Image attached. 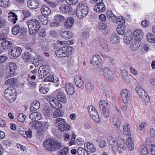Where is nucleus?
<instances>
[{
    "label": "nucleus",
    "mask_w": 155,
    "mask_h": 155,
    "mask_svg": "<svg viewBox=\"0 0 155 155\" xmlns=\"http://www.w3.org/2000/svg\"><path fill=\"white\" fill-rule=\"evenodd\" d=\"M43 147L46 150L53 152L59 150L62 147V145L60 142L50 138L44 141Z\"/></svg>",
    "instance_id": "nucleus-1"
},
{
    "label": "nucleus",
    "mask_w": 155,
    "mask_h": 155,
    "mask_svg": "<svg viewBox=\"0 0 155 155\" xmlns=\"http://www.w3.org/2000/svg\"><path fill=\"white\" fill-rule=\"evenodd\" d=\"M89 8L87 5L84 1L80 2L77 5L76 15L80 19L85 17L89 12Z\"/></svg>",
    "instance_id": "nucleus-2"
},
{
    "label": "nucleus",
    "mask_w": 155,
    "mask_h": 155,
    "mask_svg": "<svg viewBox=\"0 0 155 155\" xmlns=\"http://www.w3.org/2000/svg\"><path fill=\"white\" fill-rule=\"evenodd\" d=\"M74 48L71 46H64L57 50L55 54L59 58L68 57L74 52Z\"/></svg>",
    "instance_id": "nucleus-3"
},
{
    "label": "nucleus",
    "mask_w": 155,
    "mask_h": 155,
    "mask_svg": "<svg viewBox=\"0 0 155 155\" xmlns=\"http://www.w3.org/2000/svg\"><path fill=\"white\" fill-rule=\"evenodd\" d=\"M16 89L13 87H8L5 91V98L11 102H13L16 99L17 96Z\"/></svg>",
    "instance_id": "nucleus-4"
},
{
    "label": "nucleus",
    "mask_w": 155,
    "mask_h": 155,
    "mask_svg": "<svg viewBox=\"0 0 155 155\" xmlns=\"http://www.w3.org/2000/svg\"><path fill=\"white\" fill-rule=\"evenodd\" d=\"M28 25L30 34H33L34 32L38 31L41 27L39 21L35 19H32L28 22Z\"/></svg>",
    "instance_id": "nucleus-5"
},
{
    "label": "nucleus",
    "mask_w": 155,
    "mask_h": 155,
    "mask_svg": "<svg viewBox=\"0 0 155 155\" xmlns=\"http://www.w3.org/2000/svg\"><path fill=\"white\" fill-rule=\"evenodd\" d=\"M55 122L60 131L63 132L68 131L70 130V126L66 122L64 119L60 118H57L55 120Z\"/></svg>",
    "instance_id": "nucleus-6"
},
{
    "label": "nucleus",
    "mask_w": 155,
    "mask_h": 155,
    "mask_svg": "<svg viewBox=\"0 0 155 155\" xmlns=\"http://www.w3.org/2000/svg\"><path fill=\"white\" fill-rule=\"evenodd\" d=\"M135 91L138 95L145 102L148 103L150 101V99L149 96L142 88L140 87H137L135 88Z\"/></svg>",
    "instance_id": "nucleus-7"
},
{
    "label": "nucleus",
    "mask_w": 155,
    "mask_h": 155,
    "mask_svg": "<svg viewBox=\"0 0 155 155\" xmlns=\"http://www.w3.org/2000/svg\"><path fill=\"white\" fill-rule=\"evenodd\" d=\"M50 105L53 108L55 109H59L62 107V104L59 101L54 97H49L48 99Z\"/></svg>",
    "instance_id": "nucleus-8"
},
{
    "label": "nucleus",
    "mask_w": 155,
    "mask_h": 155,
    "mask_svg": "<svg viewBox=\"0 0 155 155\" xmlns=\"http://www.w3.org/2000/svg\"><path fill=\"white\" fill-rule=\"evenodd\" d=\"M112 69V68H111ZM103 74L105 78L108 80L112 79L114 78L115 72L110 68H103Z\"/></svg>",
    "instance_id": "nucleus-9"
},
{
    "label": "nucleus",
    "mask_w": 155,
    "mask_h": 155,
    "mask_svg": "<svg viewBox=\"0 0 155 155\" xmlns=\"http://www.w3.org/2000/svg\"><path fill=\"white\" fill-rule=\"evenodd\" d=\"M57 94V97L59 101L63 103H66L67 100L65 94L60 89H58L55 91Z\"/></svg>",
    "instance_id": "nucleus-10"
},
{
    "label": "nucleus",
    "mask_w": 155,
    "mask_h": 155,
    "mask_svg": "<svg viewBox=\"0 0 155 155\" xmlns=\"http://www.w3.org/2000/svg\"><path fill=\"white\" fill-rule=\"evenodd\" d=\"M19 47H15L13 48L11 50L9 51L8 55L11 58L15 59L19 56Z\"/></svg>",
    "instance_id": "nucleus-11"
},
{
    "label": "nucleus",
    "mask_w": 155,
    "mask_h": 155,
    "mask_svg": "<svg viewBox=\"0 0 155 155\" xmlns=\"http://www.w3.org/2000/svg\"><path fill=\"white\" fill-rule=\"evenodd\" d=\"M60 36L62 38L67 40L70 39L73 37V35L70 31H63L59 32Z\"/></svg>",
    "instance_id": "nucleus-12"
},
{
    "label": "nucleus",
    "mask_w": 155,
    "mask_h": 155,
    "mask_svg": "<svg viewBox=\"0 0 155 155\" xmlns=\"http://www.w3.org/2000/svg\"><path fill=\"white\" fill-rule=\"evenodd\" d=\"M93 62L97 65L99 66L102 65L103 63L101 57L98 54L94 55L92 57L90 63L91 64Z\"/></svg>",
    "instance_id": "nucleus-13"
},
{
    "label": "nucleus",
    "mask_w": 155,
    "mask_h": 155,
    "mask_svg": "<svg viewBox=\"0 0 155 155\" xmlns=\"http://www.w3.org/2000/svg\"><path fill=\"white\" fill-rule=\"evenodd\" d=\"M60 12L62 13H69L72 11V9L70 5H62L59 8Z\"/></svg>",
    "instance_id": "nucleus-14"
},
{
    "label": "nucleus",
    "mask_w": 155,
    "mask_h": 155,
    "mask_svg": "<svg viewBox=\"0 0 155 155\" xmlns=\"http://www.w3.org/2000/svg\"><path fill=\"white\" fill-rule=\"evenodd\" d=\"M121 96L123 101L125 103H127L128 102V99L130 97L129 91L126 89H122L121 92Z\"/></svg>",
    "instance_id": "nucleus-15"
},
{
    "label": "nucleus",
    "mask_w": 155,
    "mask_h": 155,
    "mask_svg": "<svg viewBox=\"0 0 155 155\" xmlns=\"http://www.w3.org/2000/svg\"><path fill=\"white\" fill-rule=\"evenodd\" d=\"M133 36L135 40L138 41H140L143 38V32L140 29H137L134 32Z\"/></svg>",
    "instance_id": "nucleus-16"
},
{
    "label": "nucleus",
    "mask_w": 155,
    "mask_h": 155,
    "mask_svg": "<svg viewBox=\"0 0 155 155\" xmlns=\"http://www.w3.org/2000/svg\"><path fill=\"white\" fill-rule=\"evenodd\" d=\"M28 7L31 9H35L39 6V2L38 0H28L27 2Z\"/></svg>",
    "instance_id": "nucleus-17"
},
{
    "label": "nucleus",
    "mask_w": 155,
    "mask_h": 155,
    "mask_svg": "<svg viewBox=\"0 0 155 155\" xmlns=\"http://www.w3.org/2000/svg\"><path fill=\"white\" fill-rule=\"evenodd\" d=\"M106 9V7L104 3L102 2L97 3L94 6V10L97 12H103Z\"/></svg>",
    "instance_id": "nucleus-18"
},
{
    "label": "nucleus",
    "mask_w": 155,
    "mask_h": 155,
    "mask_svg": "<svg viewBox=\"0 0 155 155\" xmlns=\"http://www.w3.org/2000/svg\"><path fill=\"white\" fill-rule=\"evenodd\" d=\"M74 81L76 86L81 88L83 86L84 82L81 76L77 75L74 77Z\"/></svg>",
    "instance_id": "nucleus-19"
},
{
    "label": "nucleus",
    "mask_w": 155,
    "mask_h": 155,
    "mask_svg": "<svg viewBox=\"0 0 155 155\" xmlns=\"http://www.w3.org/2000/svg\"><path fill=\"white\" fill-rule=\"evenodd\" d=\"M65 87L68 94L72 95L74 94V89L73 85L72 84L70 83L66 84Z\"/></svg>",
    "instance_id": "nucleus-20"
},
{
    "label": "nucleus",
    "mask_w": 155,
    "mask_h": 155,
    "mask_svg": "<svg viewBox=\"0 0 155 155\" xmlns=\"http://www.w3.org/2000/svg\"><path fill=\"white\" fill-rule=\"evenodd\" d=\"M12 41L5 40L1 43V46L4 50H7L12 47Z\"/></svg>",
    "instance_id": "nucleus-21"
},
{
    "label": "nucleus",
    "mask_w": 155,
    "mask_h": 155,
    "mask_svg": "<svg viewBox=\"0 0 155 155\" xmlns=\"http://www.w3.org/2000/svg\"><path fill=\"white\" fill-rule=\"evenodd\" d=\"M39 76L41 78H43L50 72L49 68H39Z\"/></svg>",
    "instance_id": "nucleus-22"
},
{
    "label": "nucleus",
    "mask_w": 155,
    "mask_h": 155,
    "mask_svg": "<svg viewBox=\"0 0 155 155\" xmlns=\"http://www.w3.org/2000/svg\"><path fill=\"white\" fill-rule=\"evenodd\" d=\"M30 118L34 121H37L40 120L41 118V114L38 112H35L31 113L29 115Z\"/></svg>",
    "instance_id": "nucleus-23"
},
{
    "label": "nucleus",
    "mask_w": 155,
    "mask_h": 155,
    "mask_svg": "<svg viewBox=\"0 0 155 155\" xmlns=\"http://www.w3.org/2000/svg\"><path fill=\"white\" fill-rule=\"evenodd\" d=\"M8 20L13 24L15 23L18 19L17 16L14 13L11 12L8 13Z\"/></svg>",
    "instance_id": "nucleus-24"
},
{
    "label": "nucleus",
    "mask_w": 155,
    "mask_h": 155,
    "mask_svg": "<svg viewBox=\"0 0 155 155\" xmlns=\"http://www.w3.org/2000/svg\"><path fill=\"white\" fill-rule=\"evenodd\" d=\"M74 19L71 17H69L66 19L64 23V25L66 28L69 29L72 26L74 23Z\"/></svg>",
    "instance_id": "nucleus-25"
},
{
    "label": "nucleus",
    "mask_w": 155,
    "mask_h": 155,
    "mask_svg": "<svg viewBox=\"0 0 155 155\" xmlns=\"http://www.w3.org/2000/svg\"><path fill=\"white\" fill-rule=\"evenodd\" d=\"M99 108L102 110L107 109H110V106L105 100H101L99 102Z\"/></svg>",
    "instance_id": "nucleus-26"
},
{
    "label": "nucleus",
    "mask_w": 155,
    "mask_h": 155,
    "mask_svg": "<svg viewBox=\"0 0 155 155\" xmlns=\"http://www.w3.org/2000/svg\"><path fill=\"white\" fill-rule=\"evenodd\" d=\"M7 72L5 75V78H8L11 77H13L16 75L15 68H7Z\"/></svg>",
    "instance_id": "nucleus-27"
},
{
    "label": "nucleus",
    "mask_w": 155,
    "mask_h": 155,
    "mask_svg": "<svg viewBox=\"0 0 155 155\" xmlns=\"http://www.w3.org/2000/svg\"><path fill=\"white\" fill-rule=\"evenodd\" d=\"M27 29L25 28H21L20 30V38L25 41L27 40Z\"/></svg>",
    "instance_id": "nucleus-28"
},
{
    "label": "nucleus",
    "mask_w": 155,
    "mask_h": 155,
    "mask_svg": "<svg viewBox=\"0 0 155 155\" xmlns=\"http://www.w3.org/2000/svg\"><path fill=\"white\" fill-rule=\"evenodd\" d=\"M84 146L87 147V152H89L93 153L96 151V148L94 147L93 144L92 143H87L84 144Z\"/></svg>",
    "instance_id": "nucleus-29"
},
{
    "label": "nucleus",
    "mask_w": 155,
    "mask_h": 155,
    "mask_svg": "<svg viewBox=\"0 0 155 155\" xmlns=\"http://www.w3.org/2000/svg\"><path fill=\"white\" fill-rule=\"evenodd\" d=\"M140 46V44L138 41H133L130 44V48L132 50L135 51L137 50Z\"/></svg>",
    "instance_id": "nucleus-30"
},
{
    "label": "nucleus",
    "mask_w": 155,
    "mask_h": 155,
    "mask_svg": "<svg viewBox=\"0 0 155 155\" xmlns=\"http://www.w3.org/2000/svg\"><path fill=\"white\" fill-rule=\"evenodd\" d=\"M41 11L42 13L46 16L49 15L51 12L50 8L45 5L42 6L41 9Z\"/></svg>",
    "instance_id": "nucleus-31"
},
{
    "label": "nucleus",
    "mask_w": 155,
    "mask_h": 155,
    "mask_svg": "<svg viewBox=\"0 0 155 155\" xmlns=\"http://www.w3.org/2000/svg\"><path fill=\"white\" fill-rule=\"evenodd\" d=\"M40 107V103L37 101H34L31 104L30 107V110L35 111L38 110Z\"/></svg>",
    "instance_id": "nucleus-32"
},
{
    "label": "nucleus",
    "mask_w": 155,
    "mask_h": 155,
    "mask_svg": "<svg viewBox=\"0 0 155 155\" xmlns=\"http://www.w3.org/2000/svg\"><path fill=\"white\" fill-rule=\"evenodd\" d=\"M119 41V37L116 34H112L110 38V42L112 44L117 43Z\"/></svg>",
    "instance_id": "nucleus-33"
},
{
    "label": "nucleus",
    "mask_w": 155,
    "mask_h": 155,
    "mask_svg": "<svg viewBox=\"0 0 155 155\" xmlns=\"http://www.w3.org/2000/svg\"><path fill=\"white\" fill-rule=\"evenodd\" d=\"M118 147L124 150L126 149V144L125 143V140L123 139H118L117 141V148Z\"/></svg>",
    "instance_id": "nucleus-34"
},
{
    "label": "nucleus",
    "mask_w": 155,
    "mask_h": 155,
    "mask_svg": "<svg viewBox=\"0 0 155 155\" xmlns=\"http://www.w3.org/2000/svg\"><path fill=\"white\" fill-rule=\"evenodd\" d=\"M88 110L89 113L91 116L94 115H97V112L96 111L95 108L92 105H89L88 107Z\"/></svg>",
    "instance_id": "nucleus-35"
},
{
    "label": "nucleus",
    "mask_w": 155,
    "mask_h": 155,
    "mask_svg": "<svg viewBox=\"0 0 155 155\" xmlns=\"http://www.w3.org/2000/svg\"><path fill=\"white\" fill-rule=\"evenodd\" d=\"M121 75L124 80L126 82L129 81V77L127 71L125 69L121 70Z\"/></svg>",
    "instance_id": "nucleus-36"
},
{
    "label": "nucleus",
    "mask_w": 155,
    "mask_h": 155,
    "mask_svg": "<svg viewBox=\"0 0 155 155\" xmlns=\"http://www.w3.org/2000/svg\"><path fill=\"white\" fill-rule=\"evenodd\" d=\"M115 22L118 25H123L125 22V20L124 17L120 16V17H116V19Z\"/></svg>",
    "instance_id": "nucleus-37"
},
{
    "label": "nucleus",
    "mask_w": 155,
    "mask_h": 155,
    "mask_svg": "<svg viewBox=\"0 0 155 155\" xmlns=\"http://www.w3.org/2000/svg\"><path fill=\"white\" fill-rule=\"evenodd\" d=\"M125 30V26L124 25H118L117 29V32L119 34L121 35L124 34Z\"/></svg>",
    "instance_id": "nucleus-38"
},
{
    "label": "nucleus",
    "mask_w": 155,
    "mask_h": 155,
    "mask_svg": "<svg viewBox=\"0 0 155 155\" xmlns=\"http://www.w3.org/2000/svg\"><path fill=\"white\" fill-rule=\"evenodd\" d=\"M141 50L143 51L147 52L150 50V46L148 43L143 42L142 43L141 45Z\"/></svg>",
    "instance_id": "nucleus-39"
},
{
    "label": "nucleus",
    "mask_w": 155,
    "mask_h": 155,
    "mask_svg": "<svg viewBox=\"0 0 155 155\" xmlns=\"http://www.w3.org/2000/svg\"><path fill=\"white\" fill-rule=\"evenodd\" d=\"M123 131L124 133L127 135L129 136L130 135L131 132L129 124H124V127Z\"/></svg>",
    "instance_id": "nucleus-40"
},
{
    "label": "nucleus",
    "mask_w": 155,
    "mask_h": 155,
    "mask_svg": "<svg viewBox=\"0 0 155 155\" xmlns=\"http://www.w3.org/2000/svg\"><path fill=\"white\" fill-rule=\"evenodd\" d=\"M109 144L110 145L112 149L117 148V141H116L115 139L113 138H111L109 141Z\"/></svg>",
    "instance_id": "nucleus-41"
},
{
    "label": "nucleus",
    "mask_w": 155,
    "mask_h": 155,
    "mask_svg": "<svg viewBox=\"0 0 155 155\" xmlns=\"http://www.w3.org/2000/svg\"><path fill=\"white\" fill-rule=\"evenodd\" d=\"M22 58L25 62L29 61L31 57V54L28 52H25L22 55Z\"/></svg>",
    "instance_id": "nucleus-42"
},
{
    "label": "nucleus",
    "mask_w": 155,
    "mask_h": 155,
    "mask_svg": "<svg viewBox=\"0 0 155 155\" xmlns=\"http://www.w3.org/2000/svg\"><path fill=\"white\" fill-rule=\"evenodd\" d=\"M69 152V148L65 147L62 148L58 152V155H67Z\"/></svg>",
    "instance_id": "nucleus-43"
},
{
    "label": "nucleus",
    "mask_w": 155,
    "mask_h": 155,
    "mask_svg": "<svg viewBox=\"0 0 155 155\" xmlns=\"http://www.w3.org/2000/svg\"><path fill=\"white\" fill-rule=\"evenodd\" d=\"M121 122V120L119 118H115L113 119V124L116 127H119L120 126Z\"/></svg>",
    "instance_id": "nucleus-44"
},
{
    "label": "nucleus",
    "mask_w": 155,
    "mask_h": 155,
    "mask_svg": "<svg viewBox=\"0 0 155 155\" xmlns=\"http://www.w3.org/2000/svg\"><path fill=\"white\" fill-rule=\"evenodd\" d=\"M147 41L152 43L155 42L154 36L152 33H148L147 36Z\"/></svg>",
    "instance_id": "nucleus-45"
},
{
    "label": "nucleus",
    "mask_w": 155,
    "mask_h": 155,
    "mask_svg": "<svg viewBox=\"0 0 155 155\" xmlns=\"http://www.w3.org/2000/svg\"><path fill=\"white\" fill-rule=\"evenodd\" d=\"M53 112V116L54 118H57L59 117H61L63 114V113L59 109Z\"/></svg>",
    "instance_id": "nucleus-46"
},
{
    "label": "nucleus",
    "mask_w": 155,
    "mask_h": 155,
    "mask_svg": "<svg viewBox=\"0 0 155 155\" xmlns=\"http://www.w3.org/2000/svg\"><path fill=\"white\" fill-rule=\"evenodd\" d=\"M77 153L79 155H88V153L85 149L82 147L78 148Z\"/></svg>",
    "instance_id": "nucleus-47"
},
{
    "label": "nucleus",
    "mask_w": 155,
    "mask_h": 155,
    "mask_svg": "<svg viewBox=\"0 0 155 155\" xmlns=\"http://www.w3.org/2000/svg\"><path fill=\"white\" fill-rule=\"evenodd\" d=\"M17 82V80L14 78H11L8 79L5 82V85H11L13 84H16Z\"/></svg>",
    "instance_id": "nucleus-48"
},
{
    "label": "nucleus",
    "mask_w": 155,
    "mask_h": 155,
    "mask_svg": "<svg viewBox=\"0 0 155 155\" xmlns=\"http://www.w3.org/2000/svg\"><path fill=\"white\" fill-rule=\"evenodd\" d=\"M9 5L8 0H0V6L6 8Z\"/></svg>",
    "instance_id": "nucleus-49"
},
{
    "label": "nucleus",
    "mask_w": 155,
    "mask_h": 155,
    "mask_svg": "<svg viewBox=\"0 0 155 155\" xmlns=\"http://www.w3.org/2000/svg\"><path fill=\"white\" fill-rule=\"evenodd\" d=\"M127 142L128 143V147L129 149L131 150H133L134 148V144L132 142L130 137H128L127 139Z\"/></svg>",
    "instance_id": "nucleus-50"
},
{
    "label": "nucleus",
    "mask_w": 155,
    "mask_h": 155,
    "mask_svg": "<svg viewBox=\"0 0 155 155\" xmlns=\"http://www.w3.org/2000/svg\"><path fill=\"white\" fill-rule=\"evenodd\" d=\"M65 18L62 15H58L54 17V19L58 22H61L64 21Z\"/></svg>",
    "instance_id": "nucleus-51"
},
{
    "label": "nucleus",
    "mask_w": 155,
    "mask_h": 155,
    "mask_svg": "<svg viewBox=\"0 0 155 155\" xmlns=\"http://www.w3.org/2000/svg\"><path fill=\"white\" fill-rule=\"evenodd\" d=\"M73 41V40H70L66 41H57V42L58 44H60L62 45H70L74 44Z\"/></svg>",
    "instance_id": "nucleus-52"
},
{
    "label": "nucleus",
    "mask_w": 155,
    "mask_h": 155,
    "mask_svg": "<svg viewBox=\"0 0 155 155\" xmlns=\"http://www.w3.org/2000/svg\"><path fill=\"white\" fill-rule=\"evenodd\" d=\"M19 32V26L18 25H15L12 28V32L14 35H17Z\"/></svg>",
    "instance_id": "nucleus-53"
},
{
    "label": "nucleus",
    "mask_w": 155,
    "mask_h": 155,
    "mask_svg": "<svg viewBox=\"0 0 155 155\" xmlns=\"http://www.w3.org/2000/svg\"><path fill=\"white\" fill-rule=\"evenodd\" d=\"M44 82H49L55 83V81L54 80V76L52 75H50L46 77L44 80Z\"/></svg>",
    "instance_id": "nucleus-54"
},
{
    "label": "nucleus",
    "mask_w": 155,
    "mask_h": 155,
    "mask_svg": "<svg viewBox=\"0 0 155 155\" xmlns=\"http://www.w3.org/2000/svg\"><path fill=\"white\" fill-rule=\"evenodd\" d=\"M37 124H38L37 123L36 121L33 120V121L30 122L29 124V126L31 129H36L38 128Z\"/></svg>",
    "instance_id": "nucleus-55"
},
{
    "label": "nucleus",
    "mask_w": 155,
    "mask_h": 155,
    "mask_svg": "<svg viewBox=\"0 0 155 155\" xmlns=\"http://www.w3.org/2000/svg\"><path fill=\"white\" fill-rule=\"evenodd\" d=\"M21 12L24 15V18L23 20H24L26 18L30 16L31 14L30 12L27 9H24L21 11Z\"/></svg>",
    "instance_id": "nucleus-56"
},
{
    "label": "nucleus",
    "mask_w": 155,
    "mask_h": 155,
    "mask_svg": "<svg viewBox=\"0 0 155 155\" xmlns=\"http://www.w3.org/2000/svg\"><path fill=\"white\" fill-rule=\"evenodd\" d=\"M140 153L143 155L147 154L148 152V150L146 147H141L139 149Z\"/></svg>",
    "instance_id": "nucleus-57"
},
{
    "label": "nucleus",
    "mask_w": 155,
    "mask_h": 155,
    "mask_svg": "<svg viewBox=\"0 0 155 155\" xmlns=\"http://www.w3.org/2000/svg\"><path fill=\"white\" fill-rule=\"evenodd\" d=\"M6 25V20L4 18H0V28L4 27Z\"/></svg>",
    "instance_id": "nucleus-58"
},
{
    "label": "nucleus",
    "mask_w": 155,
    "mask_h": 155,
    "mask_svg": "<svg viewBox=\"0 0 155 155\" xmlns=\"http://www.w3.org/2000/svg\"><path fill=\"white\" fill-rule=\"evenodd\" d=\"M40 86L39 87V91L42 94H45L47 93L48 91L49 90L48 88H45L41 86V84H40Z\"/></svg>",
    "instance_id": "nucleus-59"
},
{
    "label": "nucleus",
    "mask_w": 155,
    "mask_h": 155,
    "mask_svg": "<svg viewBox=\"0 0 155 155\" xmlns=\"http://www.w3.org/2000/svg\"><path fill=\"white\" fill-rule=\"evenodd\" d=\"M109 109H107L102 110V114L105 117L107 118L109 117L110 115Z\"/></svg>",
    "instance_id": "nucleus-60"
},
{
    "label": "nucleus",
    "mask_w": 155,
    "mask_h": 155,
    "mask_svg": "<svg viewBox=\"0 0 155 155\" xmlns=\"http://www.w3.org/2000/svg\"><path fill=\"white\" fill-rule=\"evenodd\" d=\"M91 118L95 122H99L100 121V118L99 115L97 113V115L95 114L91 116Z\"/></svg>",
    "instance_id": "nucleus-61"
},
{
    "label": "nucleus",
    "mask_w": 155,
    "mask_h": 155,
    "mask_svg": "<svg viewBox=\"0 0 155 155\" xmlns=\"http://www.w3.org/2000/svg\"><path fill=\"white\" fill-rule=\"evenodd\" d=\"M85 87L87 90L91 91L93 88V86L90 83L88 82L85 84Z\"/></svg>",
    "instance_id": "nucleus-62"
},
{
    "label": "nucleus",
    "mask_w": 155,
    "mask_h": 155,
    "mask_svg": "<svg viewBox=\"0 0 155 155\" xmlns=\"http://www.w3.org/2000/svg\"><path fill=\"white\" fill-rule=\"evenodd\" d=\"M8 59V58L6 56L2 55L0 56V63L5 62Z\"/></svg>",
    "instance_id": "nucleus-63"
},
{
    "label": "nucleus",
    "mask_w": 155,
    "mask_h": 155,
    "mask_svg": "<svg viewBox=\"0 0 155 155\" xmlns=\"http://www.w3.org/2000/svg\"><path fill=\"white\" fill-rule=\"evenodd\" d=\"M141 25L144 27H147L149 25L150 22L148 21H143L141 22Z\"/></svg>",
    "instance_id": "nucleus-64"
}]
</instances>
